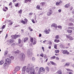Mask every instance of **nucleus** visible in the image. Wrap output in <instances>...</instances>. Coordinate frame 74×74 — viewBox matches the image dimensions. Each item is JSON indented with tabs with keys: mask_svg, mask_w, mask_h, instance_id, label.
I'll list each match as a JSON object with an SVG mask.
<instances>
[{
	"mask_svg": "<svg viewBox=\"0 0 74 74\" xmlns=\"http://www.w3.org/2000/svg\"><path fill=\"white\" fill-rule=\"evenodd\" d=\"M7 62H5L7 63L8 64H10L11 63V59H10V58H8L6 59Z\"/></svg>",
	"mask_w": 74,
	"mask_h": 74,
	"instance_id": "nucleus-10",
	"label": "nucleus"
},
{
	"mask_svg": "<svg viewBox=\"0 0 74 74\" xmlns=\"http://www.w3.org/2000/svg\"><path fill=\"white\" fill-rule=\"evenodd\" d=\"M69 25V26H73V25H74L73 23H70Z\"/></svg>",
	"mask_w": 74,
	"mask_h": 74,
	"instance_id": "nucleus-42",
	"label": "nucleus"
},
{
	"mask_svg": "<svg viewBox=\"0 0 74 74\" xmlns=\"http://www.w3.org/2000/svg\"><path fill=\"white\" fill-rule=\"evenodd\" d=\"M39 37H41V34H40L39 35Z\"/></svg>",
	"mask_w": 74,
	"mask_h": 74,
	"instance_id": "nucleus-62",
	"label": "nucleus"
},
{
	"mask_svg": "<svg viewBox=\"0 0 74 74\" xmlns=\"http://www.w3.org/2000/svg\"><path fill=\"white\" fill-rule=\"evenodd\" d=\"M68 29H71V30H72V27H68Z\"/></svg>",
	"mask_w": 74,
	"mask_h": 74,
	"instance_id": "nucleus-57",
	"label": "nucleus"
},
{
	"mask_svg": "<svg viewBox=\"0 0 74 74\" xmlns=\"http://www.w3.org/2000/svg\"><path fill=\"white\" fill-rule=\"evenodd\" d=\"M28 40V38H25L24 40V42H26V41H27Z\"/></svg>",
	"mask_w": 74,
	"mask_h": 74,
	"instance_id": "nucleus-33",
	"label": "nucleus"
},
{
	"mask_svg": "<svg viewBox=\"0 0 74 74\" xmlns=\"http://www.w3.org/2000/svg\"><path fill=\"white\" fill-rule=\"evenodd\" d=\"M44 55H43V53H41L40 54V56H41V57H42V58H43V57H44Z\"/></svg>",
	"mask_w": 74,
	"mask_h": 74,
	"instance_id": "nucleus-34",
	"label": "nucleus"
},
{
	"mask_svg": "<svg viewBox=\"0 0 74 74\" xmlns=\"http://www.w3.org/2000/svg\"><path fill=\"white\" fill-rule=\"evenodd\" d=\"M30 41L31 42H33V38H31Z\"/></svg>",
	"mask_w": 74,
	"mask_h": 74,
	"instance_id": "nucleus-28",
	"label": "nucleus"
},
{
	"mask_svg": "<svg viewBox=\"0 0 74 74\" xmlns=\"http://www.w3.org/2000/svg\"><path fill=\"white\" fill-rule=\"evenodd\" d=\"M66 36L67 38H69V40H74V38L72 36H70L67 34L66 35Z\"/></svg>",
	"mask_w": 74,
	"mask_h": 74,
	"instance_id": "nucleus-7",
	"label": "nucleus"
},
{
	"mask_svg": "<svg viewBox=\"0 0 74 74\" xmlns=\"http://www.w3.org/2000/svg\"><path fill=\"white\" fill-rule=\"evenodd\" d=\"M51 27H54L55 28H56L57 29L58 28V26H57V25L55 23H53L51 25Z\"/></svg>",
	"mask_w": 74,
	"mask_h": 74,
	"instance_id": "nucleus-12",
	"label": "nucleus"
},
{
	"mask_svg": "<svg viewBox=\"0 0 74 74\" xmlns=\"http://www.w3.org/2000/svg\"><path fill=\"white\" fill-rule=\"evenodd\" d=\"M32 52L30 51V49L28 50V56H31L32 55Z\"/></svg>",
	"mask_w": 74,
	"mask_h": 74,
	"instance_id": "nucleus-13",
	"label": "nucleus"
},
{
	"mask_svg": "<svg viewBox=\"0 0 74 74\" xmlns=\"http://www.w3.org/2000/svg\"><path fill=\"white\" fill-rule=\"evenodd\" d=\"M58 11L59 12H61V11H62V10H61V9H59L58 10Z\"/></svg>",
	"mask_w": 74,
	"mask_h": 74,
	"instance_id": "nucleus-52",
	"label": "nucleus"
},
{
	"mask_svg": "<svg viewBox=\"0 0 74 74\" xmlns=\"http://www.w3.org/2000/svg\"><path fill=\"white\" fill-rule=\"evenodd\" d=\"M13 42H14V40L13 39H10L8 40V44H9V45H11Z\"/></svg>",
	"mask_w": 74,
	"mask_h": 74,
	"instance_id": "nucleus-2",
	"label": "nucleus"
},
{
	"mask_svg": "<svg viewBox=\"0 0 74 74\" xmlns=\"http://www.w3.org/2000/svg\"><path fill=\"white\" fill-rule=\"evenodd\" d=\"M18 44H21V40L20 39H19L18 40Z\"/></svg>",
	"mask_w": 74,
	"mask_h": 74,
	"instance_id": "nucleus-37",
	"label": "nucleus"
},
{
	"mask_svg": "<svg viewBox=\"0 0 74 74\" xmlns=\"http://www.w3.org/2000/svg\"><path fill=\"white\" fill-rule=\"evenodd\" d=\"M8 37V34H6V36L5 37V38H7V37Z\"/></svg>",
	"mask_w": 74,
	"mask_h": 74,
	"instance_id": "nucleus-55",
	"label": "nucleus"
},
{
	"mask_svg": "<svg viewBox=\"0 0 74 74\" xmlns=\"http://www.w3.org/2000/svg\"><path fill=\"white\" fill-rule=\"evenodd\" d=\"M9 58L12 60H13V59H14V57L13 56H10Z\"/></svg>",
	"mask_w": 74,
	"mask_h": 74,
	"instance_id": "nucleus-31",
	"label": "nucleus"
},
{
	"mask_svg": "<svg viewBox=\"0 0 74 74\" xmlns=\"http://www.w3.org/2000/svg\"><path fill=\"white\" fill-rule=\"evenodd\" d=\"M58 28H60V29H62V26L61 25H58Z\"/></svg>",
	"mask_w": 74,
	"mask_h": 74,
	"instance_id": "nucleus-35",
	"label": "nucleus"
},
{
	"mask_svg": "<svg viewBox=\"0 0 74 74\" xmlns=\"http://www.w3.org/2000/svg\"><path fill=\"white\" fill-rule=\"evenodd\" d=\"M4 27H5V25H3L2 27L3 29H4Z\"/></svg>",
	"mask_w": 74,
	"mask_h": 74,
	"instance_id": "nucleus-56",
	"label": "nucleus"
},
{
	"mask_svg": "<svg viewBox=\"0 0 74 74\" xmlns=\"http://www.w3.org/2000/svg\"><path fill=\"white\" fill-rule=\"evenodd\" d=\"M35 70L36 71H37V70H38V67H35Z\"/></svg>",
	"mask_w": 74,
	"mask_h": 74,
	"instance_id": "nucleus-44",
	"label": "nucleus"
},
{
	"mask_svg": "<svg viewBox=\"0 0 74 74\" xmlns=\"http://www.w3.org/2000/svg\"><path fill=\"white\" fill-rule=\"evenodd\" d=\"M3 11H6V10H5L4 9H3Z\"/></svg>",
	"mask_w": 74,
	"mask_h": 74,
	"instance_id": "nucleus-64",
	"label": "nucleus"
},
{
	"mask_svg": "<svg viewBox=\"0 0 74 74\" xmlns=\"http://www.w3.org/2000/svg\"><path fill=\"white\" fill-rule=\"evenodd\" d=\"M48 12L50 14H52V9H49Z\"/></svg>",
	"mask_w": 74,
	"mask_h": 74,
	"instance_id": "nucleus-21",
	"label": "nucleus"
},
{
	"mask_svg": "<svg viewBox=\"0 0 74 74\" xmlns=\"http://www.w3.org/2000/svg\"><path fill=\"white\" fill-rule=\"evenodd\" d=\"M55 58H56V57H55V56H53V57H51V59H55Z\"/></svg>",
	"mask_w": 74,
	"mask_h": 74,
	"instance_id": "nucleus-48",
	"label": "nucleus"
},
{
	"mask_svg": "<svg viewBox=\"0 0 74 74\" xmlns=\"http://www.w3.org/2000/svg\"><path fill=\"white\" fill-rule=\"evenodd\" d=\"M24 21L22 20L21 21V23H23V24H26V23H27L28 20H27V19L25 18L24 20Z\"/></svg>",
	"mask_w": 74,
	"mask_h": 74,
	"instance_id": "nucleus-9",
	"label": "nucleus"
},
{
	"mask_svg": "<svg viewBox=\"0 0 74 74\" xmlns=\"http://www.w3.org/2000/svg\"><path fill=\"white\" fill-rule=\"evenodd\" d=\"M7 53H8V51H6L4 52V55H7Z\"/></svg>",
	"mask_w": 74,
	"mask_h": 74,
	"instance_id": "nucleus-30",
	"label": "nucleus"
},
{
	"mask_svg": "<svg viewBox=\"0 0 74 74\" xmlns=\"http://www.w3.org/2000/svg\"><path fill=\"white\" fill-rule=\"evenodd\" d=\"M20 70V67L19 66L16 67L14 70V73H16V71H19Z\"/></svg>",
	"mask_w": 74,
	"mask_h": 74,
	"instance_id": "nucleus-5",
	"label": "nucleus"
},
{
	"mask_svg": "<svg viewBox=\"0 0 74 74\" xmlns=\"http://www.w3.org/2000/svg\"><path fill=\"white\" fill-rule=\"evenodd\" d=\"M72 13H73V16H74V11H72Z\"/></svg>",
	"mask_w": 74,
	"mask_h": 74,
	"instance_id": "nucleus-58",
	"label": "nucleus"
},
{
	"mask_svg": "<svg viewBox=\"0 0 74 74\" xmlns=\"http://www.w3.org/2000/svg\"><path fill=\"white\" fill-rule=\"evenodd\" d=\"M5 8L6 9V10H8V8H7V7H5Z\"/></svg>",
	"mask_w": 74,
	"mask_h": 74,
	"instance_id": "nucleus-63",
	"label": "nucleus"
},
{
	"mask_svg": "<svg viewBox=\"0 0 74 74\" xmlns=\"http://www.w3.org/2000/svg\"><path fill=\"white\" fill-rule=\"evenodd\" d=\"M32 60L33 62H35V60H36V58L34 57H33L32 58Z\"/></svg>",
	"mask_w": 74,
	"mask_h": 74,
	"instance_id": "nucleus-29",
	"label": "nucleus"
},
{
	"mask_svg": "<svg viewBox=\"0 0 74 74\" xmlns=\"http://www.w3.org/2000/svg\"><path fill=\"white\" fill-rule=\"evenodd\" d=\"M33 13H32V12H31V13H30L29 14V15H33Z\"/></svg>",
	"mask_w": 74,
	"mask_h": 74,
	"instance_id": "nucleus-50",
	"label": "nucleus"
},
{
	"mask_svg": "<svg viewBox=\"0 0 74 74\" xmlns=\"http://www.w3.org/2000/svg\"><path fill=\"white\" fill-rule=\"evenodd\" d=\"M54 48H55V49H56L57 48V45H56V44H55L54 45Z\"/></svg>",
	"mask_w": 74,
	"mask_h": 74,
	"instance_id": "nucleus-38",
	"label": "nucleus"
},
{
	"mask_svg": "<svg viewBox=\"0 0 74 74\" xmlns=\"http://www.w3.org/2000/svg\"><path fill=\"white\" fill-rule=\"evenodd\" d=\"M54 42H60V41L59 40H58L57 39H55L54 40Z\"/></svg>",
	"mask_w": 74,
	"mask_h": 74,
	"instance_id": "nucleus-22",
	"label": "nucleus"
},
{
	"mask_svg": "<svg viewBox=\"0 0 74 74\" xmlns=\"http://www.w3.org/2000/svg\"><path fill=\"white\" fill-rule=\"evenodd\" d=\"M45 69L42 67H40L39 69V71H38L39 74L41 73V72H42V71H45Z\"/></svg>",
	"mask_w": 74,
	"mask_h": 74,
	"instance_id": "nucleus-3",
	"label": "nucleus"
},
{
	"mask_svg": "<svg viewBox=\"0 0 74 74\" xmlns=\"http://www.w3.org/2000/svg\"><path fill=\"white\" fill-rule=\"evenodd\" d=\"M70 62H68L66 63L64 66V67H66V66H69V65H70Z\"/></svg>",
	"mask_w": 74,
	"mask_h": 74,
	"instance_id": "nucleus-18",
	"label": "nucleus"
},
{
	"mask_svg": "<svg viewBox=\"0 0 74 74\" xmlns=\"http://www.w3.org/2000/svg\"><path fill=\"white\" fill-rule=\"evenodd\" d=\"M4 63V62L2 60L0 62V64L1 65H2V64H3Z\"/></svg>",
	"mask_w": 74,
	"mask_h": 74,
	"instance_id": "nucleus-27",
	"label": "nucleus"
},
{
	"mask_svg": "<svg viewBox=\"0 0 74 74\" xmlns=\"http://www.w3.org/2000/svg\"><path fill=\"white\" fill-rule=\"evenodd\" d=\"M62 3V2L61 1H60V2L58 1L56 3V5H59L60 4Z\"/></svg>",
	"mask_w": 74,
	"mask_h": 74,
	"instance_id": "nucleus-16",
	"label": "nucleus"
},
{
	"mask_svg": "<svg viewBox=\"0 0 74 74\" xmlns=\"http://www.w3.org/2000/svg\"><path fill=\"white\" fill-rule=\"evenodd\" d=\"M28 28L29 30H30V29H31V28L30 27H29Z\"/></svg>",
	"mask_w": 74,
	"mask_h": 74,
	"instance_id": "nucleus-61",
	"label": "nucleus"
},
{
	"mask_svg": "<svg viewBox=\"0 0 74 74\" xmlns=\"http://www.w3.org/2000/svg\"><path fill=\"white\" fill-rule=\"evenodd\" d=\"M55 52L56 53H59V50H56L55 51Z\"/></svg>",
	"mask_w": 74,
	"mask_h": 74,
	"instance_id": "nucleus-41",
	"label": "nucleus"
},
{
	"mask_svg": "<svg viewBox=\"0 0 74 74\" xmlns=\"http://www.w3.org/2000/svg\"><path fill=\"white\" fill-rule=\"evenodd\" d=\"M13 52L14 53H16V55H18L19 53H20V51L17 50V51H14Z\"/></svg>",
	"mask_w": 74,
	"mask_h": 74,
	"instance_id": "nucleus-15",
	"label": "nucleus"
},
{
	"mask_svg": "<svg viewBox=\"0 0 74 74\" xmlns=\"http://www.w3.org/2000/svg\"><path fill=\"white\" fill-rule=\"evenodd\" d=\"M32 22L33 23H35V21H34V19H32Z\"/></svg>",
	"mask_w": 74,
	"mask_h": 74,
	"instance_id": "nucleus-46",
	"label": "nucleus"
},
{
	"mask_svg": "<svg viewBox=\"0 0 74 74\" xmlns=\"http://www.w3.org/2000/svg\"><path fill=\"white\" fill-rule=\"evenodd\" d=\"M70 21H71V22H72L74 23V19L73 18H71L70 19Z\"/></svg>",
	"mask_w": 74,
	"mask_h": 74,
	"instance_id": "nucleus-40",
	"label": "nucleus"
},
{
	"mask_svg": "<svg viewBox=\"0 0 74 74\" xmlns=\"http://www.w3.org/2000/svg\"><path fill=\"white\" fill-rule=\"evenodd\" d=\"M25 58V54L23 53L21 55L20 59L22 60H23V59H24V58Z\"/></svg>",
	"mask_w": 74,
	"mask_h": 74,
	"instance_id": "nucleus-8",
	"label": "nucleus"
},
{
	"mask_svg": "<svg viewBox=\"0 0 74 74\" xmlns=\"http://www.w3.org/2000/svg\"><path fill=\"white\" fill-rule=\"evenodd\" d=\"M36 8L38 9V10H39V9H40V6L39 5H38L36 6Z\"/></svg>",
	"mask_w": 74,
	"mask_h": 74,
	"instance_id": "nucleus-32",
	"label": "nucleus"
},
{
	"mask_svg": "<svg viewBox=\"0 0 74 74\" xmlns=\"http://www.w3.org/2000/svg\"><path fill=\"white\" fill-rule=\"evenodd\" d=\"M11 37L12 38H13V39H15L16 38H18V37H20V36L19 35H12Z\"/></svg>",
	"mask_w": 74,
	"mask_h": 74,
	"instance_id": "nucleus-1",
	"label": "nucleus"
},
{
	"mask_svg": "<svg viewBox=\"0 0 74 74\" xmlns=\"http://www.w3.org/2000/svg\"><path fill=\"white\" fill-rule=\"evenodd\" d=\"M45 69L47 71L46 73H49V67H48L46 66L45 68Z\"/></svg>",
	"mask_w": 74,
	"mask_h": 74,
	"instance_id": "nucleus-14",
	"label": "nucleus"
},
{
	"mask_svg": "<svg viewBox=\"0 0 74 74\" xmlns=\"http://www.w3.org/2000/svg\"><path fill=\"white\" fill-rule=\"evenodd\" d=\"M19 46L20 47H23V45H22V44L19 45Z\"/></svg>",
	"mask_w": 74,
	"mask_h": 74,
	"instance_id": "nucleus-51",
	"label": "nucleus"
},
{
	"mask_svg": "<svg viewBox=\"0 0 74 74\" xmlns=\"http://www.w3.org/2000/svg\"><path fill=\"white\" fill-rule=\"evenodd\" d=\"M51 15V14L48 12L47 13V15H48V16H50Z\"/></svg>",
	"mask_w": 74,
	"mask_h": 74,
	"instance_id": "nucleus-39",
	"label": "nucleus"
},
{
	"mask_svg": "<svg viewBox=\"0 0 74 74\" xmlns=\"http://www.w3.org/2000/svg\"><path fill=\"white\" fill-rule=\"evenodd\" d=\"M36 43H37V41H36V40H34L33 43V45H35L36 44Z\"/></svg>",
	"mask_w": 74,
	"mask_h": 74,
	"instance_id": "nucleus-24",
	"label": "nucleus"
},
{
	"mask_svg": "<svg viewBox=\"0 0 74 74\" xmlns=\"http://www.w3.org/2000/svg\"><path fill=\"white\" fill-rule=\"evenodd\" d=\"M25 1L26 2H28V1H29V2L31 1V0H25Z\"/></svg>",
	"mask_w": 74,
	"mask_h": 74,
	"instance_id": "nucleus-47",
	"label": "nucleus"
},
{
	"mask_svg": "<svg viewBox=\"0 0 74 74\" xmlns=\"http://www.w3.org/2000/svg\"><path fill=\"white\" fill-rule=\"evenodd\" d=\"M22 12V10H21L18 12V13H19L20 14H21Z\"/></svg>",
	"mask_w": 74,
	"mask_h": 74,
	"instance_id": "nucleus-45",
	"label": "nucleus"
},
{
	"mask_svg": "<svg viewBox=\"0 0 74 74\" xmlns=\"http://www.w3.org/2000/svg\"><path fill=\"white\" fill-rule=\"evenodd\" d=\"M57 73H58V74H62V71L60 70H59L57 72Z\"/></svg>",
	"mask_w": 74,
	"mask_h": 74,
	"instance_id": "nucleus-23",
	"label": "nucleus"
},
{
	"mask_svg": "<svg viewBox=\"0 0 74 74\" xmlns=\"http://www.w3.org/2000/svg\"><path fill=\"white\" fill-rule=\"evenodd\" d=\"M42 50H43V52H44V48L43 47H42Z\"/></svg>",
	"mask_w": 74,
	"mask_h": 74,
	"instance_id": "nucleus-54",
	"label": "nucleus"
},
{
	"mask_svg": "<svg viewBox=\"0 0 74 74\" xmlns=\"http://www.w3.org/2000/svg\"><path fill=\"white\" fill-rule=\"evenodd\" d=\"M45 3H46L45 2H42L40 3V4L42 6H43V5H44L45 4Z\"/></svg>",
	"mask_w": 74,
	"mask_h": 74,
	"instance_id": "nucleus-19",
	"label": "nucleus"
},
{
	"mask_svg": "<svg viewBox=\"0 0 74 74\" xmlns=\"http://www.w3.org/2000/svg\"><path fill=\"white\" fill-rule=\"evenodd\" d=\"M70 6V4H67L64 6V8H67L68 7H69Z\"/></svg>",
	"mask_w": 74,
	"mask_h": 74,
	"instance_id": "nucleus-17",
	"label": "nucleus"
},
{
	"mask_svg": "<svg viewBox=\"0 0 74 74\" xmlns=\"http://www.w3.org/2000/svg\"><path fill=\"white\" fill-rule=\"evenodd\" d=\"M69 74H73V73L71 72H70L69 73Z\"/></svg>",
	"mask_w": 74,
	"mask_h": 74,
	"instance_id": "nucleus-60",
	"label": "nucleus"
},
{
	"mask_svg": "<svg viewBox=\"0 0 74 74\" xmlns=\"http://www.w3.org/2000/svg\"><path fill=\"white\" fill-rule=\"evenodd\" d=\"M51 32L50 30V29H49L48 30L47 29H45V30H44V33H45L47 34H49V32Z\"/></svg>",
	"mask_w": 74,
	"mask_h": 74,
	"instance_id": "nucleus-4",
	"label": "nucleus"
},
{
	"mask_svg": "<svg viewBox=\"0 0 74 74\" xmlns=\"http://www.w3.org/2000/svg\"><path fill=\"white\" fill-rule=\"evenodd\" d=\"M66 70L68 71H72L73 70H71L69 69H66Z\"/></svg>",
	"mask_w": 74,
	"mask_h": 74,
	"instance_id": "nucleus-25",
	"label": "nucleus"
},
{
	"mask_svg": "<svg viewBox=\"0 0 74 74\" xmlns=\"http://www.w3.org/2000/svg\"><path fill=\"white\" fill-rule=\"evenodd\" d=\"M59 59L58 58V57H56V60H59Z\"/></svg>",
	"mask_w": 74,
	"mask_h": 74,
	"instance_id": "nucleus-53",
	"label": "nucleus"
},
{
	"mask_svg": "<svg viewBox=\"0 0 74 74\" xmlns=\"http://www.w3.org/2000/svg\"><path fill=\"white\" fill-rule=\"evenodd\" d=\"M44 58L45 59H47V55L45 54L44 55Z\"/></svg>",
	"mask_w": 74,
	"mask_h": 74,
	"instance_id": "nucleus-43",
	"label": "nucleus"
},
{
	"mask_svg": "<svg viewBox=\"0 0 74 74\" xmlns=\"http://www.w3.org/2000/svg\"><path fill=\"white\" fill-rule=\"evenodd\" d=\"M9 66L10 64L7 62H5V63L4 64V66L6 69L8 68V67H9Z\"/></svg>",
	"mask_w": 74,
	"mask_h": 74,
	"instance_id": "nucleus-6",
	"label": "nucleus"
},
{
	"mask_svg": "<svg viewBox=\"0 0 74 74\" xmlns=\"http://www.w3.org/2000/svg\"><path fill=\"white\" fill-rule=\"evenodd\" d=\"M12 25V22L10 23V25Z\"/></svg>",
	"mask_w": 74,
	"mask_h": 74,
	"instance_id": "nucleus-59",
	"label": "nucleus"
},
{
	"mask_svg": "<svg viewBox=\"0 0 74 74\" xmlns=\"http://www.w3.org/2000/svg\"><path fill=\"white\" fill-rule=\"evenodd\" d=\"M62 53L64 54V55H66V54L69 55V52L67 51V50H64L62 52Z\"/></svg>",
	"mask_w": 74,
	"mask_h": 74,
	"instance_id": "nucleus-11",
	"label": "nucleus"
},
{
	"mask_svg": "<svg viewBox=\"0 0 74 74\" xmlns=\"http://www.w3.org/2000/svg\"><path fill=\"white\" fill-rule=\"evenodd\" d=\"M59 35H58L56 36L55 38H56V39H58V38H59Z\"/></svg>",
	"mask_w": 74,
	"mask_h": 74,
	"instance_id": "nucleus-36",
	"label": "nucleus"
},
{
	"mask_svg": "<svg viewBox=\"0 0 74 74\" xmlns=\"http://www.w3.org/2000/svg\"><path fill=\"white\" fill-rule=\"evenodd\" d=\"M67 32L69 33H71L72 32V30H68Z\"/></svg>",
	"mask_w": 74,
	"mask_h": 74,
	"instance_id": "nucleus-26",
	"label": "nucleus"
},
{
	"mask_svg": "<svg viewBox=\"0 0 74 74\" xmlns=\"http://www.w3.org/2000/svg\"><path fill=\"white\" fill-rule=\"evenodd\" d=\"M18 5H19V4H18V3H17L15 5V6L16 7H18Z\"/></svg>",
	"mask_w": 74,
	"mask_h": 74,
	"instance_id": "nucleus-49",
	"label": "nucleus"
},
{
	"mask_svg": "<svg viewBox=\"0 0 74 74\" xmlns=\"http://www.w3.org/2000/svg\"><path fill=\"white\" fill-rule=\"evenodd\" d=\"M50 63L52 64V65H54V66H56V64H55V63H54L52 61H50Z\"/></svg>",
	"mask_w": 74,
	"mask_h": 74,
	"instance_id": "nucleus-20",
	"label": "nucleus"
}]
</instances>
